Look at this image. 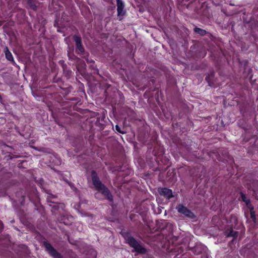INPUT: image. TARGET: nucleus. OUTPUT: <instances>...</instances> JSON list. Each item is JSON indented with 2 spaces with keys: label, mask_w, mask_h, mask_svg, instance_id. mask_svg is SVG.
<instances>
[{
  "label": "nucleus",
  "mask_w": 258,
  "mask_h": 258,
  "mask_svg": "<svg viewBox=\"0 0 258 258\" xmlns=\"http://www.w3.org/2000/svg\"><path fill=\"white\" fill-rule=\"evenodd\" d=\"M214 72L212 71L210 72L208 75L206 77V80L208 83L209 86L214 85Z\"/></svg>",
  "instance_id": "obj_9"
},
{
  "label": "nucleus",
  "mask_w": 258,
  "mask_h": 258,
  "mask_svg": "<svg viewBox=\"0 0 258 258\" xmlns=\"http://www.w3.org/2000/svg\"><path fill=\"white\" fill-rule=\"evenodd\" d=\"M121 234L130 246L134 248L135 251L141 254H145L147 250L134 237L131 236L128 232H121Z\"/></svg>",
  "instance_id": "obj_2"
},
{
  "label": "nucleus",
  "mask_w": 258,
  "mask_h": 258,
  "mask_svg": "<svg viewBox=\"0 0 258 258\" xmlns=\"http://www.w3.org/2000/svg\"><path fill=\"white\" fill-rule=\"evenodd\" d=\"M176 209L178 213L184 215L188 218L194 219L196 218V215L194 213L182 204L178 205Z\"/></svg>",
  "instance_id": "obj_3"
},
{
  "label": "nucleus",
  "mask_w": 258,
  "mask_h": 258,
  "mask_svg": "<svg viewBox=\"0 0 258 258\" xmlns=\"http://www.w3.org/2000/svg\"><path fill=\"white\" fill-rule=\"evenodd\" d=\"M4 52L5 53L6 57L7 59V60L12 62L13 63V64H15V62L14 60L13 55H12L11 52L9 51V50L7 47H6L5 48Z\"/></svg>",
  "instance_id": "obj_8"
},
{
  "label": "nucleus",
  "mask_w": 258,
  "mask_h": 258,
  "mask_svg": "<svg viewBox=\"0 0 258 258\" xmlns=\"http://www.w3.org/2000/svg\"><path fill=\"white\" fill-rule=\"evenodd\" d=\"M59 63L61 65L63 70L64 71L67 69V66L66 63H64V60H60L59 61Z\"/></svg>",
  "instance_id": "obj_14"
},
{
  "label": "nucleus",
  "mask_w": 258,
  "mask_h": 258,
  "mask_svg": "<svg viewBox=\"0 0 258 258\" xmlns=\"http://www.w3.org/2000/svg\"><path fill=\"white\" fill-rule=\"evenodd\" d=\"M64 73H66V75L67 77H70L71 75L72 72L69 70H66V71L65 70Z\"/></svg>",
  "instance_id": "obj_19"
},
{
  "label": "nucleus",
  "mask_w": 258,
  "mask_h": 258,
  "mask_svg": "<svg viewBox=\"0 0 258 258\" xmlns=\"http://www.w3.org/2000/svg\"><path fill=\"white\" fill-rule=\"evenodd\" d=\"M73 39L76 42V51L77 53H83L85 52V49L82 44L81 38L78 35H74L73 36Z\"/></svg>",
  "instance_id": "obj_5"
},
{
  "label": "nucleus",
  "mask_w": 258,
  "mask_h": 258,
  "mask_svg": "<svg viewBox=\"0 0 258 258\" xmlns=\"http://www.w3.org/2000/svg\"><path fill=\"white\" fill-rule=\"evenodd\" d=\"M91 177L93 184L95 188L101 192L102 195L110 202H113V196L109 189L100 180L95 170L91 171Z\"/></svg>",
  "instance_id": "obj_1"
},
{
  "label": "nucleus",
  "mask_w": 258,
  "mask_h": 258,
  "mask_svg": "<svg viewBox=\"0 0 258 258\" xmlns=\"http://www.w3.org/2000/svg\"><path fill=\"white\" fill-rule=\"evenodd\" d=\"M227 235L228 237H233L235 238L238 236V232L233 231L232 229H230L227 231Z\"/></svg>",
  "instance_id": "obj_12"
},
{
  "label": "nucleus",
  "mask_w": 258,
  "mask_h": 258,
  "mask_svg": "<svg viewBox=\"0 0 258 258\" xmlns=\"http://www.w3.org/2000/svg\"><path fill=\"white\" fill-rule=\"evenodd\" d=\"M43 244L45 246L46 250L48 252V253L52 256L54 258H63L62 256L58 252L56 249H55L52 245L47 242H44Z\"/></svg>",
  "instance_id": "obj_4"
},
{
  "label": "nucleus",
  "mask_w": 258,
  "mask_h": 258,
  "mask_svg": "<svg viewBox=\"0 0 258 258\" xmlns=\"http://www.w3.org/2000/svg\"><path fill=\"white\" fill-rule=\"evenodd\" d=\"M90 252L91 253L92 256L90 258H95L97 255V252L94 249L90 250Z\"/></svg>",
  "instance_id": "obj_16"
},
{
  "label": "nucleus",
  "mask_w": 258,
  "mask_h": 258,
  "mask_svg": "<svg viewBox=\"0 0 258 258\" xmlns=\"http://www.w3.org/2000/svg\"><path fill=\"white\" fill-rule=\"evenodd\" d=\"M249 209L250 210L251 218L253 222H255L256 220V217H255L254 212L253 211L254 208L253 207H252Z\"/></svg>",
  "instance_id": "obj_13"
},
{
  "label": "nucleus",
  "mask_w": 258,
  "mask_h": 258,
  "mask_svg": "<svg viewBox=\"0 0 258 258\" xmlns=\"http://www.w3.org/2000/svg\"><path fill=\"white\" fill-rule=\"evenodd\" d=\"M115 128H116V130L119 132V133H121L122 134H125V132H123V131H122L120 129V127H119V126L118 125H115Z\"/></svg>",
  "instance_id": "obj_17"
},
{
  "label": "nucleus",
  "mask_w": 258,
  "mask_h": 258,
  "mask_svg": "<svg viewBox=\"0 0 258 258\" xmlns=\"http://www.w3.org/2000/svg\"><path fill=\"white\" fill-rule=\"evenodd\" d=\"M241 198L242 199V200L245 203L247 208H250L251 207H252L250 204V200L247 199L245 195L242 192H241Z\"/></svg>",
  "instance_id": "obj_11"
},
{
  "label": "nucleus",
  "mask_w": 258,
  "mask_h": 258,
  "mask_svg": "<svg viewBox=\"0 0 258 258\" xmlns=\"http://www.w3.org/2000/svg\"><path fill=\"white\" fill-rule=\"evenodd\" d=\"M116 3L118 16L125 15L126 11L124 9V5L123 2L121 0H116Z\"/></svg>",
  "instance_id": "obj_7"
},
{
  "label": "nucleus",
  "mask_w": 258,
  "mask_h": 258,
  "mask_svg": "<svg viewBox=\"0 0 258 258\" xmlns=\"http://www.w3.org/2000/svg\"><path fill=\"white\" fill-rule=\"evenodd\" d=\"M194 30L195 33L199 34L201 36H205L208 34V32L206 30L202 29L198 27H196Z\"/></svg>",
  "instance_id": "obj_10"
},
{
  "label": "nucleus",
  "mask_w": 258,
  "mask_h": 258,
  "mask_svg": "<svg viewBox=\"0 0 258 258\" xmlns=\"http://www.w3.org/2000/svg\"><path fill=\"white\" fill-rule=\"evenodd\" d=\"M83 64H84V66H85V63H84V62H83Z\"/></svg>",
  "instance_id": "obj_23"
},
{
  "label": "nucleus",
  "mask_w": 258,
  "mask_h": 258,
  "mask_svg": "<svg viewBox=\"0 0 258 258\" xmlns=\"http://www.w3.org/2000/svg\"><path fill=\"white\" fill-rule=\"evenodd\" d=\"M90 67L94 71H96L97 72H98V70L96 69L95 67L91 66Z\"/></svg>",
  "instance_id": "obj_21"
},
{
  "label": "nucleus",
  "mask_w": 258,
  "mask_h": 258,
  "mask_svg": "<svg viewBox=\"0 0 258 258\" xmlns=\"http://www.w3.org/2000/svg\"><path fill=\"white\" fill-rule=\"evenodd\" d=\"M74 51V48H71L70 47H68V56L69 58H70V56L71 55V54L73 53V52Z\"/></svg>",
  "instance_id": "obj_15"
},
{
  "label": "nucleus",
  "mask_w": 258,
  "mask_h": 258,
  "mask_svg": "<svg viewBox=\"0 0 258 258\" xmlns=\"http://www.w3.org/2000/svg\"><path fill=\"white\" fill-rule=\"evenodd\" d=\"M53 208H54L55 209H57L58 207L57 205H55L54 206Z\"/></svg>",
  "instance_id": "obj_22"
},
{
  "label": "nucleus",
  "mask_w": 258,
  "mask_h": 258,
  "mask_svg": "<svg viewBox=\"0 0 258 258\" xmlns=\"http://www.w3.org/2000/svg\"><path fill=\"white\" fill-rule=\"evenodd\" d=\"M76 59L80 60V58L77 57L73 53L70 56L69 59L75 60Z\"/></svg>",
  "instance_id": "obj_18"
},
{
  "label": "nucleus",
  "mask_w": 258,
  "mask_h": 258,
  "mask_svg": "<svg viewBox=\"0 0 258 258\" xmlns=\"http://www.w3.org/2000/svg\"><path fill=\"white\" fill-rule=\"evenodd\" d=\"M158 192L161 196L166 197L168 199L173 197L172 190L166 187L159 188Z\"/></svg>",
  "instance_id": "obj_6"
},
{
  "label": "nucleus",
  "mask_w": 258,
  "mask_h": 258,
  "mask_svg": "<svg viewBox=\"0 0 258 258\" xmlns=\"http://www.w3.org/2000/svg\"><path fill=\"white\" fill-rule=\"evenodd\" d=\"M86 61L88 63L94 62V61L92 59H90L89 58H86Z\"/></svg>",
  "instance_id": "obj_20"
}]
</instances>
